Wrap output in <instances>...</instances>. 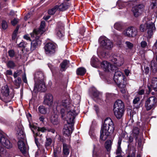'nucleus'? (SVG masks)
<instances>
[{"mask_svg": "<svg viewBox=\"0 0 157 157\" xmlns=\"http://www.w3.org/2000/svg\"><path fill=\"white\" fill-rule=\"evenodd\" d=\"M75 108L68 99L63 100L56 106L57 109H60L62 118L67 123L64 126L63 133L68 136L71 134L73 130V126L72 124L73 123L74 119L76 115L74 110Z\"/></svg>", "mask_w": 157, "mask_h": 157, "instance_id": "obj_1", "label": "nucleus"}, {"mask_svg": "<svg viewBox=\"0 0 157 157\" xmlns=\"http://www.w3.org/2000/svg\"><path fill=\"white\" fill-rule=\"evenodd\" d=\"M35 84L34 90L36 91H44L46 90L45 83L44 81V75L41 71L36 72L35 75Z\"/></svg>", "mask_w": 157, "mask_h": 157, "instance_id": "obj_2", "label": "nucleus"}, {"mask_svg": "<svg viewBox=\"0 0 157 157\" xmlns=\"http://www.w3.org/2000/svg\"><path fill=\"white\" fill-rule=\"evenodd\" d=\"M17 131V137L19 140L18 142V147L20 151L24 154L26 151V148L23 140L25 139V135L23 130L22 126L20 125L16 128Z\"/></svg>", "mask_w": 157, "mask_h": 157, "instance_id": "obj_3", "label": "nucleus"}, {"mask_svg": "<svg viewBox=\"0 0 157 157\" xmlns=\"http://www.w3.org/2000/svg\"><path fill=\"white\" fill-rule=\"evenodd\" d=\"M2 145L8 149L12 147V144L10 140L5 138L0 131V157H7L8 154Z\"/></svg>", "mask_w": 157, "mask_h": 157, "instance_id": "obj_4", "label": "nucleus"}, {"mask_svg": "<svg viewBox=\"0 0 157 157\" xmlns=\"http://www.w3.org/2000/svg\"><path fill=\"white\" fill-rule=\"evenodd\" d=\"M29 126L34 134L35 133V132L34 131V130L36 129L38 131L37 132H36L35 134H34V137L35 138V143L36 145L38 147V145L39 144L38 140L39 139L38 138V137L41 136L42 135V134H40L39 132H45L47 130V129L46 128L44 127L42 128H40L39 127H37L36 126L34 125L33 124H31L30 123L29 124Z\"/></svg>", "mask_w": 157, "mask_h": 157, "instance_id": "obj_5", "label": "nucleus"}, {"mask_svg": "<svg viewBox=\"0 0 157 157\" xmlns=\"http://www.w3.org/2000/svg\"><path fill=\"white\" fill-rule=\"evenodd\" d=\"M156 105V98L153 96L149 98L145 103V107L147 110L154 109Z\"/></svg>", "mask_w": 157, "mask_h": 157, "instance_id": "obj_6", "label": "nucleus"}, {"mask_svg": "<svg viewBox=\"0 0 157 157\" xmlns=\"http://www.w3.org/2000/svg\"><path fill=\"white\" fill-rule=\"evenodd\" d=\"M137 29L134 27L131 26L125 29L123 33L124 35L126 36L134 37L138 34Z\"/></svg>", "mask_w": 157, "mask_h": 157, "instance_id": "obj_7", "label": "nucleus"}, {"mask_svg": "<svg viewBox=\"0 0 157 157\" xmlns=\"http://www.w3.org/2000/svg\"><path fill=\"white\" fill-rule=\"evenodd\" d=\"M99 41L101 46L107 49H110L113 46L112 42L105 36L101 37Z\"/></svg>", "mask_w": 157, "mask_h": 157, "instance_id": "obj_8", "label": "nucleus"}, {"mask_svg": "<svg viewBox=\"0 0 157 157\" xmlns=\"http://www.w3.org/2000/svg\"><path fill=\"white\" fill-rule=\"evenodd\" d=\"M30 35L32 37L35 38V40H33L31 43V50L33 51L40 46L41 41L39 39L40 37L37 36V35H35L33 33H31Z\"/></svg>", "mask_w": 157, "mask_h": 157, "instance_id": "obj_9", "label": "nucleus"}, {"mask_svg": "<svg viewBox=\"0 0 157 157\" xmlns=\"http://www.w3.org/2000/svg\"><path fill=\"white\" fill-rule=\"evenodd\" d=\"M147 31L148 38H151L154 32L155 31L156 28L154 24L151 22H147Z\"/></svg>", "mask_w": 157, "mask_h": 157, "instance_id": "obj_10", "label": "nucleus"}, {"mask_svg": "<svg viewBox=\"0 0 157 157\" xmlns=\"http://www.w3.org/2000/svg\"><path fill=\"white\" fill-rule=\"evenodd\" d=\"M147 86L149 90V92L147 94L151 91L152 89L155 91H157V78H153L151 80H149Z\"/></svg>", "mask_w": 157, "mask_h": 157, "instance_id": "obj_11", "label": "nucleus"}, {"mask_svg": "<svg viewBox=\"0 0 157 157\" xmlns=\"http://www.w3.org/2000/svg\"><path fill=\"white\" fill-rule=\"evenodd\" d=\"M107 127H108V129H109L110 132H113L114 130V124L111 119L109 118H106L104 121L103 128L104 130Z\"/></svg>", "mask_w": 157, "mask_h": 157, "instance_id": "obj_12", "label": "nucleus"}, {"mask_svg": "<svg viewBox=\"0 0 157 157\" xmlns=\"http://www.w3.org/2000/svg\"><path fill=\"white\" fill-rule=\"evenodd\" d=\"M56 47V44L49 42L47 43L45 46V50L47 54H51L54 53L55 52V48Z\"/></svg>", "mask_w": 157, "mask_h": 157, "instance_id": "obj_13", "label": "nucleus"}, {"mask_svg": "<svg viewBox=\"0 0 157 157\" xmlns=\"http://www.w3.org/2000/svg\"><path fill=\"white\" fill-rule=\"evenodd\" d=\"M104 125L101 127V130L100 140L102 141L105 140L107 137L112 134L113 132H110L109 131V129H108V127H107L105 128V130H104Z\"/></svg>", "mask_w": 157, "mask_h": 157, "instance_id": "obj_14", "label": "nucleus"}, {"mask_svg": "<svg viewBox=\"0 0 157 157\" xmlns=\"http://www.w3.org/2000/svg\"><path fill=\"white\" fill-rule=\"evenodd\" d=\"M144 6L143 4H140L132 8V11L135 17H138L141 14L142 12V9Z\"/></svg>", "mask_w": 157, "mask_h": 157, "instance_id": "obj_15", "label": "nucleus"}, {"mask_svg": "<svg viewBox=\"0 0 157 157\" xmlns=\"http://www.w3.org/2000/svg\"><path fill=\"white\" fill-rule=\"evenodd\" d=\"M124 81H125V77L123 75L122 72L120 71H117L115 72L114 76L113 79L115 82L117 83H118L119 82L121 83V79Z\"/></svg>", "mask_w": 157, "mask_h": 157, "instance_id": "obj_16", "label": "nucleus"}, {"mask_svg": "<svg viewBox=\"0 0 157 157\" xmlns=\"http://www.w3.org/2000/svg\"><path fill=\"white\" fill-rule=\"evenodd\" d=\"M45 24V22L44 21H42L40 28L38 29H35L33 32V33H35V35H37V36L38 37H40V35L45 31V30L44 29Z\"/></svg>", "mask_w": 157, "mask_h": 157, "instance_id": "obj_17", "label": "nucleus"}, {"mask_svg": "<svg viewBox=\"0 0 157 157\" xmlns=\"http://www.w3.org/2000/svg\"><path fill=\"white\" fill-rule=\"evenodd\" d=\"M111 61L118 66L122 65L124 63V58L122 56H115L111 59Z\"/></svg>", "mask_w": 157, "mask_h": 157, "instance_id": "obj_18", "label": "nucleus"}, {"mask_svg": "<svg viewBox=\"0 0 157 157\" xmlns=\"http://www.w3.org/2000/svg\"><path fill=\"white\" fill-rule=\"evenodd\" d=\"M101 66L104 70L106 71L114 70L113 65L106 61H103L101 63Z\"/></svg>", "mask_w": 157, "mask_h": 157, "instance_id": "obj_19", "label": "nucleus"}, {"mask_svg": "<svg viewBox=\"0 0 157 157\" xmlns=\"http://www.w3.org/2000/svg\"><path fill=\"white\" fill-rule=\"evenodd\" d=\"M53 101L52 95L50 94H46L44 96V104L49 106L52 105Z\"/></svg>", "mask_w": 157, "mask_h": 157, "instance_id": "obj_20", "label": "nucleus"}, {"mask_svg": "<svg viewBox=\"0 0 157 157\" xmlns=\"http://www.w3.org/2000/svg\"><path fill=\"white\" fill-rule=\"evenodd\" d=\"M124 105L122 101L120 100H118L114 104L113 109H124Z\"/></svg>", "mask_w": 157, "mask_h": 157, "instance_id": "obj_21", "label": "nucleus"}, {"mask_svg": "<svg viewBox=\"0 0 157 157\" xmlns=\"http://www.w3.org/2000/svg\"><path fill=\"white\" fill-rule=\"evenodd\" d=\"M59 25L60 24H59L56 29V32L57 36L59 37H61L63 36L64 26L63 24H62L61 26Z\"/></svg>", "mask_w": 157, "mask_h": 157, "instance_id": "obj_22", "label": "nucleus"}, {"mask_svg": "<svg viewBox=\"0 0 157 157\" xmlns=\"http://www.w3.org/2000/svg\"><path fill=\"white\" fill-rule=\"evenodd\" d=\"M114 115L118 119H120L123 116L124 109H113Z\"/></svg>", "mask_w": 157, "mask_h": 157, "instance_id": "obj_23", "label": "nucleus"}, {"mask_svg": "<svg viewBox=\"0 0 157 157\" xmlns=\"http://www.w3.org/2000/svg\"><path fill=\"white\" fill-rule=\"evenodd\" d=\"M1 93L3 96L7 97L9 94V90L8 86L6 85L2 86L1 90Z\"/></svg>", "mask_w": 157, "mask_h": 157, "instance_id": "obj_24", "label": "nucleus"}, {"mask_svg": "<svg viewBox=\"0 0 157 157\" xmlns=\"http://www.w3.org/2000/svg\"><path fill=\"white\" fill-rule=\"evenodd\" d=\"M69 6V4L66 2H64L59 6H58V10L60 11H64L67 9Z\"/></svg>", "mask_w": 157, "mask_h": 157, "instance_id": "obj_25", "label": "nucleus"}, {"mask_svg": "<svg viewBox=\"0 0 157 157\" xmlns=\"http://www.w3.org/2000/svg\"><path fill=\"white\" fill-rule=\"evenodd\" d=\"M70 146L65 143L63 144V152L65 155H67L69 153Z\"/></svg>", "mask_w": 157, "mask_h": 157, "instance_id": "obj_26", "label": "nucleus"}, {"mask_svg": "<svg viewBox=\"0 0 157 157\" xmlns=\"http://www.w3.org/2000/svg\"><path fill=\"white\" fill-rule=\"evenodd\" d=\"M69 63V61L64 60L60 64L61 70L64 71L68 67Z\"/></svg>", "mask_w": 157, "mask_h": 157, "instance_id": "obj_27", "label": "nucleus"}, {"mask_svg": "<svg viewBox=\"0 0 157 157\" xmlns=\"http://www.w3.org/2000/svg\"><path fill=\"white\" fill-rule=\"evenodd\" d=\"M146 21H144L143 23L141 24L139 27L140 30L141 32H144L147 30V24Z\"/></svg>", "mask_w": 157, "mask_h": 157, "instance_id": "obj_28", "label": "nucleus"}, {"mask_svg": "<svg viewBox=\"0 0 157 157\" xmlns=\"http://www.w3.org/2000/svg\"><path fill=\"white\" fill-rule=\"evenodd\" d=\"M121 139L120 138H119L118 142L117 149L116 151V154L117 155L120 154L122 152L121 148Z\"/></svg>", "mask_w": 157, "mask_h": 157, "instance_id": "obj_29", "label": "nucleus"}, {"mask_svg": "<svg viewBox=\"0 0 157 157\" xmlns=\"http://www.w3.org/2000/svg\"><path fill=\"white\" fill-rule=\"evenodd\" d=\"M51 121L54 124H57L59 123V121L57 115H53L51 117Z\"/></svg>", "mask_w": 157, "mask_h": 157, "instance_id": "obj_30", "label": "nucleus"}, {"mask_svg": "<svg viewBox=\"0 0 157 157\" xmlns=\"http://www.w3.org/2000/svg\"><path fill=\"white\" fill-rule=\"evenodd\" d=\"M86 72V70L83 67L78 68L77 70V74L78 75H83Z\"/></svg>", "mask_w": 157, "mask_h": 157, "instance_id": "obj_31", "label": "nucleus"}, {"mask_svg": "<svg viewBox=\"0 0 157 157\" xmlns=\"http://www.w3.org/2000/svg\"><path fill=\"white\" fill-rule=\"evenodd\" d=\"M6 65L8 68H13L16 65L14 62L11 60L8 61Z\"/></svg>", "mask_w": 157, "mask_h": 157, "instance_id": "obj_32", "label": "nucleus"}, {"mask_svg": "<svg viewBox=\"0 0 157 157\" xmlns=\"http://www.w3.org/2000/svg\"><path fill=\"white\" fill-rule=\"evenodd\" d=\"M38 110L41 113L45 114L47 111V109L43 106H40L38 107Z\"/></svg>", "mask_w": 157, "mask_h": 157, "instance_id": "obj_33", "label": "nucleus"}, {"mask_svg": "<svg viewBox=\"0 0 157 157\" xmlns=\"http://www.w3.org/2000/svg\"><path fill=\"white\" fill-rule=\"evenodd\" d=\"M52 140L50 137H46L45 143V146L46 147L50 146L52 144Z\"/></svg>", "mask_w": 157, "mask_h": 157, "instance_id": "obj_34", "label": "nucleus"}, {"mask_svg": "<svg viewBox=\"0 0 157 157\" xmlns=\"http://www.w3.org/2000/svg\"><path fill=\"white\" fill-rule=\"evenodd\" d=\"M112 142L111 140H107L105 143V146L107 151H109L111 148Z\"/></svg>", "mask_w": 157, "mask_h": 157, "instance_id": "obj_35", "label": "nucleus"}, {"mask_svg": "<svg viewBox=\"0 0 157 157\" xmlns=\"http://www.w3.org/2000/svg\"><path fill=\"white\" fill-rule=\"evenodd\" d=\"M57 10H58V6L56 5L53 8L49 10L48 13L49 14L53 15Z\"/></svg>", "mask_w": 157, "mask_h": 157, "instance_id": "obj_36", "label": "nucleus"}, {"mask_svg": "<svg viewBox=\"0 0 157 157\" xmlns=\"http://www.w3.org/2000/svg\"><path fill=\"white\" fill-rule=\"evenodd\" d=\"M122 24L120 22L116 23L114 25V28L117 30H120L122 28Z\"/></svg>", "mask_w": 157, "mask_h": 157, "instance_id": "obj_37", "label": "nucleus"}, {"mask_svg": "<svg viewBox=\"0 0 157 157\" xmlns=\"http://www.w3.org/2000/svg\"><path fill=\"white\" fill-rule=\"evenodd\" d=\"M126 3L123 2L122 1L119 0L117 2V4L119 7L120 9H122L125 6Z\"/></svg>", "mask_w": 157, "mask_h": 157, "instance_id": "obj_38", "label": "nucleus"}, {"mask_svg": "<svg viewBox=\"0 0 157 157\" xmlns=\"http://www.w3.org/2000/svg\"><path fill=\"white\" fill-rule=\"evenodd\" d=\"M157 64L154 61H152L151 62V66L152 69L153 71L155 72L157 70Z\"/></svg>", "mask_w": 157, "mask_h": 157, "instance_id": "obj_39", "label": "nucleus"}, {"mask_svg": "<svg viewBox=\"0 0 157 157\" xmlns=\"http://www.w3.org/2000/svg\"><path fill=\"white\" fill-rule=\"evenodd\" d=\"M90 63L93 67H96L97 59L94 57H92Z\"/></svg>", "mask_w": 157, "mask_h": 157, "instance_id": "obj_40", "label": "nucleus"}, {"mask_svg": "<svg viewBox=\"0 0 157 157\" xmlns=\"http://www.w3.org/2000/svg\"><path fill=\"white\" fill-rule=\"evenodd\" d=\"M125 44L128 48L131 49L133 47V44L129 41H126Z\"/></svg>", "mask_w": 157, "mask_h": 157, "instance_id": "obj_41", "label": "nucleus"}, {"mask_svg": "<svg viewBox=\"0 0 157 157\" xmlns=\"http://www.w3.org/2000/svg\"><path fill=\"white\" fill-rule=\"evenodd\" d=\"M132 133L135 136L138 135L139 133V129L137 127L133 129Z\"/></svg>", "mask_w": 157, "mask_h": 157, "instance_id": "obj_42", "label": "nucleus"}, {"mask_svg": "<svg viewBox=\"0 0 157 157\" xmlns=\"http://www.w3.org/2000/svg\"><path fill=\"white\" fill-rule=\"evenodd\" d=\"M26 43L24 42H21L19 44L18 46L19 47L25 48L27 45Z\"/></svg>", "mask_w": 157, "mask_h": 157, "instance_id": "obj_43", "label": "nucleus"}, {"mask_svg": "<svg viewBox=\"0 0 157 157\" xmlns=\"http://www.w3.org/2000/svg\"><path fill=\"white\" fill-rule=\"evenodd\" d=\"M18 30V27H17L16 29L14 31L13 36H12V38L13 39H15L16 37L17 34V32Z\"/></svg>", "mask_w": 157, "mask_h": 157, "instance_id": "obj_44", "label": "nucleus"}, {"mask_svg": "<svg viewBox=\"0 0 157 157\" xmlns=\"http://www.w3.org/2000/svg\"><path fill=\"white\" fill-rule=\"evenodd\" d=\"M2 27L3 29H6L7 27V23L5 21H3L2 23Z\"/></svg>", "mask_w": 157, "mask_h": 157, "instance_id": "obj_45", "label": "nucleus"}, {"mask_svg": "<svg viewBox=\"0 0 157 157\" xmlns=\"http://www.w3.org/2000/svg\"><path fill=\"white\" fill-rule=\"evenodd\" d=\"M141 46L142 47L144 48L146 47L147 45V42L145 41H142L140 43Z\"/></svg>", "mask_w": 157, "mask_h": 157, "instance_id": "obj_46", "label": "nucleus"}, {"mask_svg": "<svg viewBox=\"0 0 157 157\" xmlns=\"http://www.w3.org/2000/svg\"><path fill=\"white\" fill-rule=\"evenodd\" d=\"M9 56L11 57H13L14 55V52L13 50H10L8 52Z\"/></svg>", "mask_w": 157, "mask_h": 157, "instance_id": "obj_47", "label": "nucleus"}, {"mask_svg": "<svg viewBox=\"0 0 157 157\" xmlns=\"http://www.w3.org/2000/svg\"><path fill=\"white\" fill-rule=\"evenodd\" d=\"M18 21V19L15 18L13 20L11 21V23L13 25H14L17 23Z\"/></svg>", "mask_w": 157, "mask_h": 157, "instance_id": "obj_48", "label": "nucleus"}, {"mask_svg": "<svg viewBox=\"0 0 157 157\" xmlns=\"http://www.w3.org/2000/svg\"><path fill=\"white\" fill-rule=\"evenodd\" d=\"M100 155L98 152L93 151V157H100Z\"/></svg>", "mask_w": 157, "mask_h": 157, "instance_id": "obj_49", "label": "nucleus"}, {"mask_svg": "<svg viewBox=\"0 0 157 157\" xmlns=\"http://www.w3.org/2000/svg\"><path fill=\"white\" fill-rule=\"evenodd\" d=\"M139 101L140 98L139 97H136L133 100V103L134 104H137Z\"/></svg>", "mask_w": 157, "mask_h": 157, "instance_id": "obj_50", "label": "nucleus"}, {"mask_svg": "<svg viewBox=\"0 0 157 157\" xmlns=\"http://www.w3.org/2000/svg\"><path fill=\"white\" fill-rule=\"evenodd\" d=\"M99 94L98 91H95L93 93V96L95 98H98L99 96Z\"/></svg>", "mask_w": 157, "mask_h": 157, "instance_id": "obj_51", "label": "nucleus"}, {"mask_svg": "<svg viewBox=\"0 0 157 157\" xmlns=\"http://www.w3.org/2000/svg\"><path fill=\"white\" fill-rule=\"evenodd\" d=\"M144 91L143 89H140L139 90L138 93L139 95H141L144 94Z\"/></svg>", "mask_w": 157, "mask_h": 157, "instance_id": "obj_52", "label": "nucleus"}, {"mask_svg": "<svg viewBox=\"0 0 157 157\" xmlns=\"http://www.w3.org/2000/svg\"><path fill=\"white\" fill-rule=\"evenodd\" d=\"M20 71H17L14 73L13 74V76L15 78H16L17 76L20 75Z\"/></svg>", "mask_w": 157, "mask_h": 157, "instance_id": "obj_53", "label": "nucleus"}, {"mask_svg": "<svg viewBox=\"0 0 157 157\" xmlns=\"http://www.w3.org/2000/svg\"><path fill=\"white\" fill-rule=\"evenodd\" d=\"M24 38L27 40L31 41L30 38L28 35H25L24 36Z\"/></svg>", "mask_w": 157, "mask_h": 157, "instance_id": "obj_54", "label": "nucleus"}, {"mask_svg": "<svg viewBox=\"0 0 157 157\" xmlns=\"http://www.w3.org/2000/svg\"><path fill=\"white\" fill-rule=\"evenodd\" d=\"M124 71L125 75L127 76L129 75L130 73V71L128 69H125Z\"/></svg>", "mask_w": 157, "mask_h": 157, "instance_id": "obj_55", "label": "nucleus"}, {"mask_svg": "<svg viewBox=\"0 0 157 157\" xmlns=\"http://www.w3.org/2000/svg\"><path fill=\"white\" fill-rule=\"evenodd\" d=\"M145 73L147 74L149 71V68L148 67H145Z\"/></svg>", "mask_w": 157, "mask_h": 157, "instance_id": "obj_56", "label": "nucleus"}, {"mask_svg": "<svg viewBox=\"0 0 157 157\" xmlns=\"http://www.w3.org/2000/svg\"><path fill=\"white\" fill-rule=\"evenodd\" d=\"M152 2L151 4V7L153 8L155 7L156 6V2Z\"/></svg>", "mask_w": 157, "mask_h": 157, "instance_id": "obj_57", "label": "nucleus"}, {"mask_svg": "<svg viewBox=\"0 0 157 157\" xmlns=\"http://www.w3.org/2000/svg\"><path fill=\"white\" fill-rule=\"evenodd\" d=\"M6 74L9 75L12 74V71L11 70H8L6 71Z\"/></svg>", "mask_w": 157, "mask_h": 157, "instance_id": "obj_58", "label": "nucleus"}, {"mask_svg": "<svg viewBox=\"0 0 157 157\" xmlns=\"http://www.w3.org/2000/svg\"><path fill=\"white\" fill-rule=\"evenodd\" d=\"M22 79L24 82H25V83L27 82V80L25 75L23 77Z\"/></svg>", "mask_w": 157, "mask_h": 157, "instance_id": "obj_59", "label": "nucleus"}, {"mask_svg": "<svg viewBox=\"0 0 157 157\" xmlns=\"http://www.w3.org/2000/svg\"><path fill=\"white\" fill-rule=\"evenodd\" d=\"M48 132H51L53 133H54L55 132V130L53 129H49L48 130Z\"/></svg>", "mask_w": 157, "mask_h": 157, "instance_id": "obj_60", "label": "nucleus"}, {"mask_svg": "<svg viewBox=\"0 0 157 157\" xmlns=\"http://www.w3.org/2000/svg\"><path fill=\"white\" fill-rule=\"evenodd\" d=\"M121 92L123 94L125 93L126 91L124 88H121Z\"/></svg>", "mask_w": 157, "mask_h": 157, "instance_id": "obj_61", "label": "nucleus"}, {"mask_svg": "<svg viewBox=\"0 0 157 157\" xmlns=\"http://www.w3.org/2000/svg\"><path fill=\"white\" fill-rule=\"evenodd\" d=\"M27 117L29 121L31 119V115L30 114H29L27 115Z\"/></svg>", "mask_w": 157, "mask_h": 157, "instance_id": "obj_62", "label": "nucleus"}, {"mask_svg": "<svg viewBox=\"0 0 157 157\" xmlns=\"http://www.w3.org/2000/svg\"><path fill=\"white\" fill-rule=\"evenodd\" d=\"M10 15L13 16L15 15V13L13 11H11L10 13Z\"/></svg>", "mask_w": 157, "mask_h": 157, "instance_id": "obj_63", "label": "nucleus"}, {"mask_svg": "<svg viewBox=\"0 0 157 157\" xmlns=\"http://www.w3.org/2000/svg\"><path fill=\"white\" fill-rule=\"evenodd\" d=\"M50 17V16H44V19L45 20H47L49 19Z\"/></svg>", "mask_w": 157, "mask_h": 157, "instance_id": "obj_64", "label": "nucleus"}]
</instances>
